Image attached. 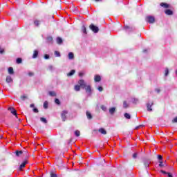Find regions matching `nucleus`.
I'll return each mask as SVG.
<instances>
[{"instance_id":"obj_5","label":"nucleus","mask_w":177,"mask_h":177,"mask_svg":"<svg viewBox=\"0 0 177 177\" xmlns=\"http://www.w3.org/2000/svg\"><path fill=\"white\" fill-rule=\"evenodd\" d=\"M79 86H80L82 89H85L86 87V83L85 82V80H80L78 81Z\"/></svg>"},{"instance_id":"obj_26","label":"nucleus","mask_w":177,"mask_h":177,"mask_svg":"<svg viewBox=\"0 0 177 177\" xmlns=\"http://www.w3.org/2000/svg\"><path fill=\"white\" fill-rule=\"evenodd\" d=\"M132 103H133V104H138V103H139V99L133 98L132 99Z\"/></svg>"},{"instance_id":"obj_56","label":"nucleus","mask_w":177,"mask_h":177,"mask_svg":"<svg viewBox=\"0 0 177 177\" xmlns=\"http://www.w3.org/2000/svg\"><path fill=\"white\" fill-rule=\"evenodd\" d=\"M30 107H31V108L35 107V105L34 104H31L30 105Z\"/></svg>"},{"instance_id":"obj_22","label":"nucleus","mask_w":177,"mask_h":177,"mask_svg":"<svg viewBox=\"0 0 177 177\" xmlns=\"http://www.w3.org/2000/svg\"><path fill=\"white\" fill-rule=\"evenodd\" d=\"M115 107H112L111 109H109V113L111 114V115H113L114 113H115Z\"/></svg>"},{"instance_id":"obj_48","label":"nucleus","mask_w":177,"mask_h":177,"mask_svg":"<svg viewBox=\"0 0 177 177\" xmlns=\"http://www.w3.org/2000/svg\"><path fill=\"white\" fill-rule=\"evenodd\" d=\"M160 172L162 173V174H164L165 175H167V171H164V170H160Z\"/></svg>"},{"instance_id":"obj_18","label":"nucleus","mask_w":177,"mask_h":177,"mask_svg":"<svg viewBox=\"0 0 177 177\" xmlns=\"http://www.w3.org/2000/svg\"><path fill=\"white\" fill-rule=\"evenodd\" d=\"M75 74V70L72 69L69 73L66 74L67 77H73V75Z\"/></svg>"},{"instance_id":"obj_45","label":"nucleus","mask_w":177,"mask_h":177,"mask_svg":"<svg viewBox=\"0 0 177 177\" xmlns=\"http://www.w3.org/2000/svg\"><path fill=\"white\" fill-rule=\"evenodd\" d=\"M28 75H29V77H34V73H32V72H29V73H28Z\"/></svg>"},{"instance_id":"obj_23","label":"nucleus","mask_w":177,"mask_h":177,"mask_svg":"<svg viewBox=\"0 0 177 177\" xmlns=\"http://www.w3.org/2000/svg\"><path fill=\"white\" fill-rule=\"evenodd\" d=\"M48 95L51 96L52 97H55L57 96L56 92L55 91H49Z\"/></svg>"},{"instance_id":"obj_32","label":"nucleus","mask_w":177,"mask_h":177,"mask_svg":"<svg viewBox=\"0 0 177 177\" xmlns=\"http://www.w3.org/2000/svg\"><path fill=\"white\" fill-rule=\"evenodd\" d=\"M40 120L41 121V122H44V124H48V120L45 118H41Z\"/></svg>"},{"instance_id":"obj_9","label":"nucleus","mask_w":177,"mask_h":177,"mask_svg":"<svg viewBox=\"0 0 177 177\" xmlns=\"http://www.w3.org/2000/svg\"><path fill=\"white\" fill-rule=\"evenodd\" d=\"M6 82H7V84H12L13 82V79L12 78V76L8 75L6 78Z\"/></svg>"},{"instance_id":"obj_16","label":"nucleus","mask_w":177,"mask_h":177,"mask_svg":"<svg viewBox=\"0 0 177 177\" xmlns=\"http://www.w3.org/2000/svg\"><path fill=\"white\" fill-rule=\"evenodd\" d=\"M46 41L48 44H53V37H52V36H48L46 38Z\"/></svg>"},{"instance_id":"obj_57","label":"nucleus","mask_w":177,"mask_h":177,"mask_svg":"<svg viewBox=\"0 0 177 177\" xmlns=\"http://www.w3.org/2000/svg\"><path fill=\"white\" fill-rule=\"evenodd\" d=\"M168 177H172V174L171 173H167Z\"/></svg>"},{"instance_id":"obj_59","label":"nucleus","mask_w":177,"mask_h":177,"mask_svg":"<svg viewBox=\"0 0 177 177\" xmlns=\"http://www.w3.org/2000/svg\"><path fill=\"white\" fill-rule=\"evenodd\" d=\"M100 0H95V2H99Z\"/></svg>"},{"instance_id":"obj_13","label":"nucleus","mask_w":177,"mask_h":177,"mask_svg":"<svg viewBox=\"0 0 177 177\" xmlns=\"http://www.w3.org/2000/svg\"><path fill=\"white\" fill-rule=\"evenodd\" d=\"M27 165V160L24 161L19 166V171H22L23 168Z\"/></svg>"},{"instance_id":"obj_51","label":"nucleus","mask_w":177,"mask_h":177,"mask_svg":"<svg viewBox=\"0 0 177 177\" xmlns=\"http://www.w3.org/2000/svg\"><path fill=\"white\" fill-rule=\"evenodd\" d=\"M3 53H5V50H3V49L0 50V54L3 55Z\"/></svg>"},{"instance_id":"obj_29","label":"nucleus","mask_w":177,"mask_h":177,"mask_svg":"<svg viewBox=\"0 0 177 177\" xmlns=\"http://www.w3.org/2000/svg\"><path fill=\"white\" fill-rule=\"evenodd\" d=\"M82 31L84 34H87L86 32V27L85 26V25H83L82 26Z\"/></svg>"},{"instance_id":"obj_25","label":"nucleus","mask_w":177,"mask_h":177,"mask_svg":"<svg viewBox=\"0 0 177 177\" xmlns=\"http://www.w3.org/2000/svg\"><path fill=\"white\" fill-rule=\"evenodd\" d=\"M34 24H35V26H36V27H39V24H41V21L35 20Z\"/></svg>"},{"instance_id":"obj_14","label":"nucleus","mask_w":177,"mask_h":177,"mask_svg":"<svg viewBox=\"0 0 177 177\" xmlns=\"http://www.w3.org/2000/svg\"><path fill=\"white\" fill-rule=\"evenodd\" d=\"M165 15H167L168 16H172L174 15V12L171 10L170 9H167L165 11Z\"/></svg>"},{"instance_id":"obj_54","label":"nucleus","mask_w":177,"mask_h":177,"mask_svg":"<svg viewBox=\"0 0 177 177\" xmlns=\"http://www.w3.org/2000/svg\"><path fill=\"white\" fill-rule=\"evenodd\" d=\"M142 127H143V125H139L136 127V129H139V128H142Z\"/></svg>"},{"instance_id":"obj_4","label":"nucleus","mask_w":177,"mask_h":177,"mask_svg":"<svg viewBox=\"0 0 177 177\" xmlns=\"http://www.w3.org/2000/svg\"><path fill=\"white\" fill-rule=\"evenodd\" d=\"M84 89L88 96H91V95H92V87H91V85L86 86V87H84Z\"/></svg>"},{"instance_id":"obj_19","label":"nucleus","mask_w":177,"mask_h":177,"mask_svg":"<svg viewBox=\"0 0 177 177\" xmlns=\"http://www.w3.org/2000/svg\"><path fill=\"white\" fill-rule=\"evenodd\" d=\"M160 6H162V8H165V9H168V8H169V4L166 3H161Z\"/></svg>"},{"instance_id":"obj_27","label":"nucleus","mask_w":177,"mask_h":177,"mask_svg":"<svg viewBox=\"0 0 177 177\" xmlns=\"http://www.w3.org/2000/svg\"><path fill=\"white\" fill-rule=\"evenodd\" d=\"M8 73L10 75L15 74V71H13V68L10 67L8 68Z\"/></svg>"},{"instance_id":"obj_61","label":"nucleus","mask_w":177,"mask_h":177,"mask_svg":"<svg viewBox=\"0 0 177 177\" xmlns=\"http://www.w3.org/2000/svg\"><path fill=\"white\" fill-rule=\"evenodd\" d=\"M19 121H21V120L19 119Z\"/></svg>"},{"instance_id":"obj_53","label":"nucleus","mask_w":177,"mask_h":177,"mask_svg":"<svg viewBox=\"0 0 177 177\" xmlns=\"http://www.w3.org/2000/svg\"><path fill=\"white\" fill-rule=\"evenodd\" d=\"M172 122L175 123L177 122V117H176L173 120Z\"/></svg>"},{"instance_id":"obj_46","label":"nucleus","mask_w":177,"mask_h":177,"mask_svg":"<svg viewBox=\"0 0 177 177\" xmlns=\"http://www.w3.org/2000/svg\"><path fill=\"white\" fill-rule=\"evenodd\" d=\"M138 157V153H134L133 154V158H136Z\"/></svg>"},{"instance_id":"obj_39","label":"nucleus","mask_w":177,"mask_h":177,"mask_svg":"<svg viewBox=\"0 0 177 177\" xmlns=\"http://www.w3.org/2000/svg\"><path fill=\"white\" fill-rule=\"evenodd\" d=\"M101 109L103 110V111H106V110H107V107H106L104 105H102Z\"/></svg>"},{"instance_id":"obj_30","label":"nucleus","mask_w":177,"mask_h":177,"mask_svg":"<svg viewBox=\"0 0 177 177\" xmlns=\"http://www.w3.org/2000/svg\"><path fill=\"white\" fill-rule=\"evenodd\" d=\"M129 106V105L128 104V103L127 102V101H124V102H123V108H124V109H128Z\"/></svg>"},{"instance_id":"obj_55","label":"nucleus","mask_w":177,"mask_h":177,"mask_svg":"<svg viewBox=\"0 0 177 177\" xmlns=\"http://www.w3.org/2000/svg\"><path fill=\"white\" fill-rule=\"evenodd\" d=\"M84 75V73L80 72L79 73V77H82Z\"/></svg>"},{"instance_id":"obj_1","label":"nucleus","mask_w":177,"mask_h":177,"mask_svg":"<svg viewBox=\"0 0 177 177\" xmlns=\"http://www.w3.org/2000/svg\"><path fill=\"white\" fill-rule=\"evenodd\" d=\"M145 21H147V23L153 24L156 21V19L154 18V17H153L151 15H149V16L146 17Z\"/></svg>"},{"instance_id":"obj_49","label":"nucleus","mask_w":177,"mask_h":177,"mask_svg":"<svg viewBox=\"0 0 177 177\" xmlns=\"http://www.w3.org/2000/svg\"><path fill=\"white\" fill-rule=\"evenodd\" d=\"M50 177H57V175L56 174L52 173V174H50Z\"/></svg>"},{"instance_id":"obj_11","label":"nucleus","mask_w":177,"mask_h":177,"mask_svg":"<svg viewBox=\"0 0 177 177\" xmlns=\"http://www.w3.org/2000/svg\"><path fill=\"white\" fill-rule=\"evenodd\" d=\"M102 77L99 75H96L94 77L95 82H100Z\"/></svg>"},{"instance_id":"obj_44","label":"nucleus","mask_w":177,"mask_h":177,"mask_svg":"<svg viewBox=\"0 0 177 177\" xmlns=\"http://www.w3.org/2000/svg\"><path fill=\"white\" fill-rule=\"evenodd\" d=\"M158 160H159V161H161V160H162V156L158 155Z\"/></svg>"},{"instance_id":"obj_21","label":"nucleus","mask_w":177,"mask_h":177,"mask_svg":"<svg viewBox=\"0 0 177 177\" xmlns=\"http://www.w3.org/2000/svg\"><path fill=\"white\" fill-rule=\"evenodd\" d=\"M38 57V50H35L33 52L32 59H37Z\"/></svg>"},{"instance_id":"obj_41","label":"nucleus","mask_w":177,"mask_h":177,"mask_svg":"<svg viewBox=\"0 0 177 177\" xmlns=\"http://www.w3.org/2000/svg\"><path fill=\"white\" fill-rule=\"evenodd\" d=\"M21 99L22 100H26V99H27V95H21Z\"/></svg>"},{"instance_id":"obj_52","label":"nucleus","mask_w":177,"mask_h":177,"mask_svg":"<svg viewBox=\"0 0 177 177\" xmlns=\"http://www.w3.org/2000/svg\"><path fill=\"white\" fill-rule=\"evenodd\" d=\"M44 59H49V55L46 54V55H44Z\"/></svg>"},{"instance_id":"obj_42","label":"nucleus","mask_w":177,"mask_h":177,"mask_svg":"<svg viewBox=\"0 0 177 177\" xmlns=\"http://www.w3.org/2000/svg\"><path fill=\"white\" fill-rule=\"evenodd\" d=\"M159 167L160 168H162V167H164V164H162V161H159Z\"/></svg>"},{"instance_id":"obj_33","label":"nucleus","mask_w":177,"mask_h":177,"mask_svg":"<svg viewBox=\"0 0 177 177\" xmlns=\"http://www.w3.org/2000/svg\"><path fill=\"white\" fill-rule=\"evenodd\" d=\"M124 117L127 118V120H131V115L128 113H124Z\"/></svg>"},{"instance_id":"obj_37","label":"nucleus","mask_w":177,"mask_h":177,"mask_svg":"<svg viewBox=\"0 0 177 177\" xmlns=\"http://www.w3.org/2000/svg\"><path fill=\"white\" fill-rule=\"evenodd\" d=\"M55 103L56 104L59 105V104H60V100H59L58 98H55Z\"/></svg>"},{"instance_id":"obj_34","label":"nucleus","mask_w":177,"mask_h":177,"mask_svg":"<svg viewBox=\"0 0 177 177\" xmlns=\"http://www.w3.org/2000/svg\"><path fill=\"white\" fill-rule=\"evenodd\" d=\"M168 74H169V69H168V68H166L165 71V77H167Z\"/></svg>"},{"instance_id":"obj_40","label":"nucleus","mask_w":177,"mask_h":177,"mask_svg":"<svg viewBox=\"0 0 177 177\" xmlns=\"http://www.w3.org/2000/svg\"><path fill=\"white\" fill-rule=\"evenodd\" d=\"M97 90L99 92H103V87L102 86H98Z\"/></svg>"},{"instance_id":"obj_17","label":"nucleus","mask_w":177,"mask_h":177,"mask_svg":"<svg viewBox=\"0 0 177 177\" xmlns=\"http://www.w3.org/2000/svg\"><path fill=\"white\" fill-rule=\"evenodd\" d=\"M56 41L58 45H62V44H63V39H62V37H57Z\"/></svg>"},{"instance_id":"obj_24","label":"nucleus","mask_w":177,"mask_h":177,"mask_svg":"<svg viewBox=\"0 0 177 177\" xmlns=\"http://www.w3.org/2000/svg\"><path fill=\"white\" fill-rule=\"evenodd\" d=\"M75 91H76V92H80V91H81V86L78 84L75 86L74 88Z\"/></svg>"},{"instance_id":"obj_35","label":"nucleus","mask_w":177,"mask_h":177,"mask_svg":"<svg viewBox=\"0 0 177 177\" xmlns=\"http://www.w3.org/2000/svg\"><path fill=\"white\" fill-rule=\"evenodd\" d=\"M54 54L56 56V57H60V56H61L60 52H59V51H55Z\"/></svg>"},{"instance_id":"obj_10","label":"nucleus","mask_w":177,"mask_h":177,"mask_svg":"<svg viewBox=\"0 0 177 177\" xmlns=\"http://www.w3.org/2000/svg\"><path fill=\"white\" fill-rule=\"evenodd\" d=\"M154 104V102H148L147 104V111H153V109H151V106Z\"/></svg>"},{"instance_id":"obj_3","label":"nucleus","mask_w":177,"mask_h":177,"mask_svg":"<svg viewBox=\"0 0 177 177\" xmlns=\"http://www.w3.org/2000/svg\"><path fill=\"white\" fill-rule=\"evenodd\" d=\"M89 27L90 30L93 31L95 34H97V32H99V27L94 26L93 24H91Z\"/></svg>"},{"instance_id":"obj_2","label":"nucleus","mask_w":177,"mask_h":177,"mask_svg":"<svg viewBox=\"0 0 177 177\" xmlns=\"http://www.w3.org/2000/svg\"><path fill=\"white\" fill-rule=\"evenodd\" d=\"M67 114H68V111H63L61 113V118L62 120V121H66V120H67Z\"/></svg>"},{"instance_id":"obj_31","label":"nucleus","mask_w":177,"mask_h":177,"mask_svg":"<svg viewBox=\"0 0 177 177\" xmlns=\"http://www.w3.org/2000/svg\"><path fill=\"white\" fill-rule=\"evenodd\" d=\"M16 62L17 64H21V63H23V59L19 57L17 59Z\"/></svg>"},{"instance_id":"obj_20","label":"nucleus","mask_w":177,"mask_h":177,"mask_svg":"<svg viewBox=\"0 0 177 177\" xmlns=\"http://www.w3.org/2000/svg\"><path fill=\"white\" fill-rule=\"evenodd\" d=\"M68 57L69 60H73V59H74V53L73 52H70L68 54Z\"/></svg>"},{"instance_id":"obj_43","label":"nucleus","mask_w":177,"mask_h":177,"mask_svg":"<svg viewBox=\"0 0 177 177\" xmlns=\"http://www.w3.org/2000/svg\"><path fill=\"white\" fill-rule=\"evenodd\" d=\"M48 70H50V71H53V66H52V65L48 66Z\"/></svg>"},{"instance_id":"obj_60","label":"nucleus","mask_w":177,"mask_h":177,"mask_svg":"<svg viewBox=\"0 0 177 177\" xmlns=\"http://www.w3.org/2000/svg\"><path fill=\"white\" fill-rule=\"evenodd\" d=\"M77 8H75V10H77Z\"/></svg>"},{"instance_id":"obj_36","label":"nucleus","mask_w":177,"mask_h":177,"mask_svg":"<svg viewBox=\"0 0 177 177\" xmlns=\"http://www.w3.org/2000/svg\"><path fill=\"white\" fill-rule=\"evenodd\" d=\"M75 136H80V135H81V133L80 132V131H78V130H76L75 131Z\"/></svg>"},{"instance_id":"obj_6","label":"nucleus","mask_w":177,"mask_h":177,"mask_svg":"<svg viewBox=\"0 0 177 177\" xmlns=\"http://www.w3.org/2000/svg\"><path fill=\"white\" fill-rule=\"evenodd\" d=\"M151 163V162L150 160H144L143 164H144L145 169L147 171H148L149 167L150 166Z\"/></svg>"},{"instance_id":"obj_47","label":"nucleus","mask_w":177,"mask_h":177,"mask_svg":"<svg viewBox=\"0 0 177 177\" xmlns=\"http://www.w3.org/2000/svg\"><path fill=\"white\" fill-rule=\"evenodd\" d=\"M33 111H34V113H39V111H38V109L34 108Z\"/></svg>"},{"instance_id":"obj_50","label":"nucleus","mask_w":177,"mask_h":177,"mask_svg":"<svg viewBox=\"0 0 177 177\" xmlns=\"http://www.w3.org/2000/svg\"><path fill=\"white\" fill-rule=\"evenodd\" d=\"M155 91L157 92V93H160V92H161V90H160V88H156Z\"/></svg>"},{"instance_id":"obj_58","label":"nucleus","mask_w":177,"mask_h":177,"mask_svg":"<svg viewBox=\"0 0 177 177\" xmlns=\"http://www.w3.org/2000/svg\"><path fill=\"white\" fill-rule=\"evenodd\" d=\"M147 50V49H145V50H143V53H146V51Z\"/></svg>"},{"instance_id":"obj_8","label":"nucleus","mask_w":177,"mask_h":177,"mask_svg":"<svg viewBox=\"0 0 177 177\" xmlns=\"http://www.w3.org/2000/svg\"><path fill=\"white\" fill-rule=\"evenodd\" d=\"M124 28L126 31H127V32H131V31H133L135 30V28L127 25L124 26Z\"/></svg>"},{"instance_id":"obj_15","label":"nucleus","mask_w":177,"mask_h":177,"mask_svg":"<svg viewBox=\"0 0 177 177\" xmlns=\"http://www.w3.org/2000/svg\"><path fill=\"white\" fill-rule=\"evenodd\" d=\"M98 132H100L102 135H107V131L104 129H103V128L99 129H98Z\"/></svg>"},{"instance_id":"obj_38","label":"nucleus","mask_w":177,"mask_h":177,"mask_svg":"<svg viewBox=\"0 0 177 177\" xmlns=\"http://www.w3.org/2000/svg\"><path fill=\"white\" fill-rule=\"evenodd\" d=\"M44 109H48V102L47 101H45L44 102Z\"/></svg>"},{"instance_id":"obj_7","label":"nucleus","mask_w":177,"mask_h":177,"mask_svg":"<svg viewBox=\"0 0 177 177\" xmlns=\"http://www.w3.org/2000/svg\"><path fill=\"white\" fill-rule=\"evenodd\" d=\"M8 111H10L11 114L15 115L16 118H17V111L13 107H9Z\"/></svg>"},{"instance_id":"obj_12","label":"nucleus","mask_w":177,"mask_h":177,"mask_svg":"<svg viewBox=\"0 0 177 177\" xmlns=\"http://www.w3.org/2000/svg\"><path fill=\"white\" fill-rule=\"evenodd\" d=\"M86 115L88 120H92L93 118V116H92V113H91V112H89L88 111H86Z\"/></svg>"},{"instance_id":"obj_28","label":"nucleus","mask_w":177,"mask_h":177,"mask_svg":"<svg viewBox=\"0 0 177 177\" xmlns=\"http://www.w3.org/2000/svg\"><path fill=\"white\" fill-rule=\"evenodd\" d=\"M15 154L17 157H20L21 154H23V151H16Z\"/></svg>"}]
</instances>
